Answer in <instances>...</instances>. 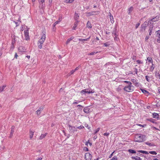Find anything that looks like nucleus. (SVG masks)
Here are the masks:
<instances>
[{
	"mask_svg": "<svg viewBox=\"0 0 160 160\" xmlns=\"http://www.w3.org/2000/svg\"><path fill=\"white\" fill-rule=\"evenodd\" d=\"M146 140V136L141 134H137L135 135L134 141L138 142H142Z\"/></svg>",
	"mask_w": 160,
	"mask_h": 160,
	"instance_id": "nucleus-1",
	"label": "nucleus"
},
{
	"mask_svg": "<svg viewBox=\"0 0 160 160\" xmlns=\"http://www.w3.org/2000/svg\"><path fill=\"white\" fill-rule=\"evenodd\" d=\"M42 33V37L39 40L38 43V47L40 49H41L42 48V44L45 41L46 38L45 32L43 31Z\"/></svg>",
	"mask_w": 160,
	"mask_h": 160,
	"instance_id": "nucleus-2",
	"label": "nucleus"
},
{
	"mask_svg": "<svg viewBox=\"0 0 160 160\" xmlns=\"http://www.w3.org/2000/svg\"><path fill=\"white\" fill-rule=\"evenodd\" d=\"M123 89L126 92H132L134 91V87L132 84H129L124 87Z\"/></svg>",
	"mask_w": 160,
	"mask_h": 160,
	"instance_id": "nucleus-3",
	"label": "nucleus"
},
{
	"mask_svg": "<svg viewBox=\"0 0 160 160\" xmlns=\"http://www.w3.org/2000/svg\"><path fill=\"white\" fill-rule=\"evenodd\" d=\"M137 152H140L142 153L145 154H148L149 153L155 155H156L157 154V152L155 151H149V152H148L146 151L140 150H138Z\"/></svg>",
	"mask_w": 160,
	"mask_h": 160,
	"instance_id": "nucleus-4",
	"label": "nucleus"
},
{
	"mask_svg": "<svg viewBox=\"0 0 160 160\" xmlns=\"http://www.w3.org/2000/svg\"><path fill=\"white\" fill-rule=\"evenodd\" d=\"M92 155L89 153H85V158L86 160H91L92 159Z\"/></svg>",
	"mask_w": 160,
	"mask_h": 160,
	"instance_id": "nucleus-5",
	"label": "nucleus"
},
{
	"mask_svg": "<svg viewBox=\"0 0 160 160\" xmlns=\"http://www.w3.org/2000/svg\"><path fill=\"white\" fill-rule=\"evenodd\" d=\"M24 33L25 40H28L29 39L28 30V29H27L24 30Z\"/></svg>",
	"mask_w": 160,
	"mask_h": 160,
	"instance_id": "nucleus-6",
	"label": "nucleus"
},
{
	"mask_svg": "<svg viewBox=\"0 0 160 160\" xmlns=\"http://www.w3.org/2000/svg\"><path fill=\"white\" fill-rule=\"evenodd\" d=\"M159 18V17L157 16L156 17L153 18L152 19L150 20L148 22V23H150V24L152 22H154L156 21H157L158 20Z\"/></svg>",
	"mask_w": 160,
	"mask_h": 160,
	"instance_id": "nucleus-7",
	"label": "nucleus"
},
{
	"mask_svg": "<svg viewBox=\"0 0 160 160\" xmlns=\"http://www.w3.org/2000/svg\"><path fill=\"white\" fill-rule=\"evenodd\" d=\"M35 131L33 130L30 129L29 130V137L30 139H32L33 137Z\"/></svg>",
	"mask_w": 160,
	"mask_h": 160,
	"instance_id": "nucleus-8",
	"label": "nucleus"
},
{
	"mask_svg": "<svg viewBox=\"0 0 160 160\" xmlns=\"http://www.w3.org/2000/svg\"><path fill=\"white\" fill-rule=\"evenodd\" d=\"M69 130L70 131L72 132H74L77 131V128H75L74 126H71L69 125Z\"/></svg>",
	"mask_w": 160,
	"mask_h": 160,
	"instance_id": "nucleus-9",
	"label": "nucleus"
},
{
	"mask_svg": "<svg viewBox=\"0 0 160 160\" xmlns=\"http://www.w3.org/2000/svg\"><path fill=\"white\" fill-rule=\"evenodd\" d=\"M79 22V21H75L74 23V26L72 28V30H75L76 29L78 25V23Z\"/></svg>",
	"mask_w": 160,
	"mask_h": 160,
	"instance_id": "nucleus-10",
	"label": "nucleus"
},
{
	"mask_svg": "<svg viewBox=\"0 0 160 160\" xmlns=\"http://www.w3.org/2000/svg\"><path fill=\"white\" fill-rule=\"evenodd\" d=\"M43 108L42 107H40L36 111V113L37 115H39L42 111L43 110Z\"/></svg>",
	"mask_w": 160,
	"mask_h": 160,
	"instance_id": "nucleus-11",
	"label": "nucleus"
},
{
	"mask_svg": "<svg viewBox=\"0 0 160 160\" xmlns=\"http://www.w3.org/2000/svg\"><path fill=\"white\" fill-rule=\"evenodd\" d=\"M157 36L158 38L157 39V42H160V30H158L157 32Z\"/></svg>",
	"mask_w": 160,
	"mask_h": 160,
	"instance_id": "nucleus-12",
	"label": "nucleus"
},
{
	"mask_svg": "<svg viewBox=\"0 0 160 160\" xmlns=\"http://www.w3.org/2000/svg\"><path fill=\"white\" fill-rule=\"evenodd\" d=\"M108 16H109L111 22L112 24L114 22V21L113 16L111 15V13L110 12L109 13Z\"/></svg>",
	"mask_w": 160,
	"mask_h": 160,
	"instance_id": "nucleus-13",
	"label": "nucleus"
},
{
	"mask_svg": "<svg viewBox=\"0 0 160 160\" xmlns=\"http://www.w3.org/2000/svg\"><path fill=\"white\" fill-rule=\"evenodd\" d=\"M89 89H85L81 91L80 93L82 94H85L86 93H88Z\"/></svg>",
	"mask_w": 160,
	"mask_h": 160,
	"instance_id": "nucleus-14",
	"label": "nucleus"
},
{
	"mask_svg": "<svg viewBox=\"0 0 160 160\" xmlns=\"http://www.w3.org/2000/svg\"><path fill=\"white\" fill-rule=\"evenodd\" d=\"M147 61H148V64L150 65V63L152 64L153 63V60L151 57H148L147 58V59L146 60Z\"/></svg>",
	"mask_w": 160,
	"mask_h": 160,
	"instance_id": "nucleus-15",
	"label": "nucleus"
},
{
	"mask_svg": "<svg viewBox=\"0 0 160 160\" xmlns=\"http://www.w3.org/2000/svg\"><path fill=\"white\" fill-rule=\"evenodd\" d=\"M140 89L141 90V91H142V92L144 94H145L147 96H148V94H149V92H148L147 91V90H145L143 89Z\"/></svg>",
	"mask_w": 160,
	"mask_h": 160,
	"instance_id": "nucleus-16",
	"label": "nucleus"
},
{
	"mask_svg": "<svg viewBox=\"0 0 160 160\" xmlns=\"http://www.w3.org/2000/svg\"><path fill=\"white\" fill-rule=\"evenodd\" d=\"M132 82L135 84L136 86H138L139 83L138 82H137V80L136 79H131Z\"/></svg>",
	"mask_w": 160,
	"mask_h": 160,
	"instance_id": "nucleus-17",
	"label": "nucleus"
},
{
	"mask_svg": "<svg viewBox=\"0 0 160 160\" xmlns=\"http://www.w3.org/2000/svg\"><path fill=\"white\" fill-rule=\"evenodd\" d=\"M153 115V118H155L157 119H158L159 118V115L158 114L155 112L153 113H152Z\"/></svg>",
	"mask_w": 160,
	"mask_h": 160,
	"instance_id": "nucleus-18",
	"label": "nucleus"
},
{
	"mask_svg": "<svg viewBox=\"0 0 160 160\" xmlns=\"http://www.w3.org/2000/svg\"><path fill=\"white\" fill-rule=\"evenodd\" d=\"M152 65L150 66L149 70L150 71L152 72L155 68L154 65L153 64V63L151 64Z\"/></svg>",
	"mask_w": 160,
	"mask_h": 160,
	"instance_id": "nucleus-19",
	"label": "nucleus"
},
{
	"mask_svg": "<svg viewBox=\"0 0 160 160\" xmlns=\"http://www.w3.org/2000/svg\"><path fill=\"white\" fill-rule=\"evenodd\" d=\"M79 17V15L78 13L75 12L74 14V19L76 21H78V19Z\"/></svg>",
	"mask_w": 160,
	"mask_h": 160,
	"instance_id": "nucleus-20",
	"label": "nucleus"
},
{
	"mask_svg": "<svg viewBox=\"0 0 160 160\" xmlns=\"http://www.w3.org/2000/svg\"><path fill=\"white\" fill-rule=\"evenodd\" d=\"M112 35L113 36H115V39L116 38H117V37H118V35H117L116 33V29H115L113 30L112 32Z\"/></svg>",
	"mask_w": 160,
	"mask_h": 160,
	"instance_id": "nucleus-21",
	"label": "nucleus"
},
{
	"mask_svg": "<svg viewBox=\"0 0 160 160\" xmlns=\"http://www.w3.org/2000/svg\"><path fill=\"white\" fill-rule=\"evenodd\" d=\"M86 27L89 29L91 28H92L91 24L89 21H88L87 22Z\"/></svg>",
	"mask_w": 160,
	"mask_h": 160,
	"instance_id": "nucleus-22",
	"label": "nucleus"
},
{
	"mask_svg": "<svg viewBox=\"0 0 160 160\" xmlns=\"http://www.w3.org/2000/svg\"><path fill=\"white\" fill-rule=\"evenodd\" d=\"M47 135V133H46L44 134H42L39 137L40 140H42Z\"/></svg>",
	"mask_w": 160,
	"mask_h": 160,
	"instance_id": "nucleus-23",
	"label": "nucleus"
},
{
	"mask_svg": "<svg viewBox=\"0 0 160 160\" xmlns=\"http://www.w3.org/2000/svg\"><path fill=\"white\" fill-rule=\"evenodd\" d=\"M134 71L133 72H130V74H132L134 75L135 74H137L138 73V69L137 68H135L134 69Z\"/></svg>",
	"mask_w": 160,
	"mask_h": 160,
	"instance_id": "nucleus-24",
	"label": "nucleus"
},
{
	"mask_svg": "<svg viewBox=\"0 0 160 160\" xmlns=\"http://www.w3.org/2000/svg\"><path fill=\"white\" fill-rule=\"evenodd\" d=\"M83 111L85 113H88L89 112V109L87 107H86L84 108Z\"/></svg>",
	"mask_w": 160,
	"mask_h": 160,
	"instance_id": "nucleus-25",
	"label": "nucleus"
},
{
	"mask_svg": "<svg viewBox=\"0 0 160 160\" xmlns=\"http://www.w3.org/2000/svg\"><path fill=\"white\" fill-rule=\"evenodd\" d=\"M133 159L135 160H142V158L140 157L136 156V157H131Z\"/></svg>",
	"mask_w": 160,
	"mask_h": 160,
	"instance_id": "nucleus-26",
	"label": "nucleus"
},
{
	"mask_svg": "<svg viewBox=\"0 0 160 160\" xmlns=\"http://www.w3.org/2000/svg\"><path fill=\"white\" fill-rule=\"evenodd\" d=\"M62 18V14H60L59 15L58 19L56 22H58V23H59L61 21Z\"/></svg>",
	"mask_w": 160,
	"mask_h": 160,
	"instance_id": "nucleus-27",
	"label": "nucleus"
},
{
	"mask_svg": "<svg viewBox=\"0 0 160 160\" xmlns=\"http://www.w3.org/2000/svg\"><path fill=\"white\" fill-rule=\"evenodd\" d=\"M74 38V37L72 36V37H71L70 38L68 39L66 41V44H68L69 43V42H70V41L71 40L73 39Z\"/></svg>",
	"mask_w": 160,
	"mask_h": 160,
	"instance_id": "nucleus-28",
	"label": "nucleus"
},
{
	"mask_svg": "<svg viewBox=\"0 0 160 160\" xmlns=\"http://www.w3.org/2000/svg\"><path fill=\"white\" fill-rule=\"evenodd\" d=\"M90 38V37L89 38L86 39L79 38V40L82 42L87 41Z\"/></svg>",
	"mask_w": 160,
	"mask_h": 160,
	"instance_id": "nucleus-29",
	"label": "nucleus"
},
{
	"mask_svg": "<svg viewBox=\"0 0 160 160\" xmlns=\"http://www.w3.org/2000/svg\"><path fill=\"white\" fill-rule=\"evenodd\" d=\"M128 152L132 153H135L136 152V151L132 149H128Z\"/></svg>",
	"mask_w": 160,
	"mask_h": 160,
	"instance_id": "nucleus-30",
	"label": "nucleus"
},
{
	"mask_svg": "<svg viewBox=\"0 0 160 160\" xmlns=\"http://www.w3.org/2000/svg\"><path fill=\"white\" fill-rule=\"evenodd\" d=\"M147 120L152 122L153 123H155V120L152 118L147 119Z\"/></svg>",
	"mask_w": 160,
	"mask_h": 160,
	"instance_id": "nucleus-31",
	"label": "nucleus"
},
{
	"mask_svg": "<svg viewBox=\"0 0 160 160\" xmlns=\"http://www.w3.org/2000/svg\"><path fill=\"white\" fill-rule=\"evenodd\" d=\"M22 49H23V47L22 46H20L19 47L18 50L20 52H25V51L24 50H22Z\"/></svg>",
	"mask_w": 160,
	"mask_h": 160,
	"instance_id": "nucleus-32",
	"label": "nucleus"
},
{
	"mask_svg": "<svg viewBox=\"0 0 160 160\" xmlns=\"http://www.w3.org/2000/svg\"><path fill=\"white\" fill-rule=\"evenodd\" d=\"M75 0H65V2L66 3H71L72 2Z\"/></svg>",
	"mask_w": 160,
	"mask_h": 160,
	"instance_id": "nucleus-33",
	"label": "nucleus"
},
{
	"mask_svg": "<svg viewBox=\"0 0 160 160\" xmlns=\"http://www.w3.org/2000/svg\"><path fill=\"white\" fill-rule=\"evenodd\" d=\"M155 76L157 78L160 79V74L158 72H157L155 73Z\"/></svg>",
	"mask_w": 160,
	"mask_h": 160,
	"instance_id": "nucleus-34",
	"label": "nucleus"
},
{
	"mask_svg": "<svg viewBox=\"0 0 160 160\" xmlns=\"http://www.w3.org/2000/svg\"><path fill=\"white\" fill-rule=\"evenodd\" d=\"M133 9V7H130L128 9V13L129 14H130L131 12L132 11Z\"/></svg>",
	"mask_w": 160,
	"mask_h": 160,
	"instance_id": "nucleus-35",
	"label": "nucleus"
},
{
	"mask_svg": "<svg viewBox=\"0 0 160 160\" xmlns=\"http://www.w3.org/2000/svg\"><path fill=\"white\" fill-rule=\"evenodd\" d=\"M20 20H21V19L20 18H19L18 21L20 22L19 24H18V22H16V21H13V22L16 24V27H17L19 25V24H20V23L21 22V21Z\"/></svg>",
	"mask_w": 160,
	"mask_h": 160,
	"instance_id": "nucleus-36",
	"label": "nucleus"
},
{
	"mask_svg": "<svg viewBox=\"0 0 160 160\" xmlns=\"http://www.w3.org/2000/svg\"><path fill=\"white\" fill-rule=\"evenodd\" d=\"M100 128H97L96 130H94V134H96L97 133H98L99 132V131L100 130Z\"/></svg>",
	"mask_w": 160,
	"mask_h": 160,
	"instance_id": "nucleus-37",
	"label": "nucleus"
},
{
	"mask_svg": "<svg viewBox=\"0 0 160 160\" xmlns=\"http://www.w3.org/2000/svg\"><path fill=\"white\" fill-rule=\"evenodd\" d=\"M6 85H3L2 86L0 87V92H2L6 87Z\"/></svg>",
	"mask_w": 160,
	"mask_h": 160,
	"instance_id": "nucleus-38",
	"label": "nucleus"
},
{
	"mask_svg": "<svg viewBox=\"0 0 160 160\" xmlns=\"http://www.w3.org/2000/svg\"><path fill=\"white\" fill-rule=\"evenodd\" d=\"M75 71L74 70H71L69 73L68 74V75L70 76L71 75L73 74L75 72Z\"/></svg>",
	"mask_w": 160,
	"mask_h": 160,
	"instance_id": "nucleus-39",
	"label": "nucleus"
},
{
	"mask_svg": "<svg viewBox=\"0 0 160 160\" xmlns=\"http://www.w3.org/2000/svg\"><path fill=\"white\" fill-rule=\"evenodd\" d=\"M145 143L146 144L148 145L149 146H154V145L151 143H149L148 142H145Z\"/></svg>",
	"mask_w": 160,
	"mask_h": 160,
	"instance_id": "nucleus-40",
	"label": "nucleus"
},
{
	"mask_svg": "<svg viewBox=\"0 0 160 160\" xmlns=\"http://www.w3.org/2000/svg\"><path fill=\"white\" fill-rule=\"evenodd\" d=\"M145 78L147 81H148V82H150V78L149 76H146L145 77Z\"/></svg>",
	"mask_w": 160,
	"mask_h": 160,
	"instance_id": "nucleus-41",
	"label": "nucleus"
},
{
	"mask_svg": "<svg viewBox=\"0 0 160 160\" xmlns=\"http://www.w3.org/2000/svg\"><path fill=\"white\" fill-rule=\"evenodd\" d=\"M14 132V131H13L12 130H11V132L9 136V138H11L13 136V133Z\"/></svg>",
	"mask_w": 160,
	"mask_h": 160,
	"instance_id": "nucleus-42",
	"label": "nucleus"
},
{
	"mask_svg": "<svg viewBox=\"0 0 160 160\" xmlns=\"http://www.w3.org/2000/svg\"><path fill=\"white\" fill-rule=\"evenodd\" d=\"M98 52H92L90 53H89V54H88V55H94L95 54H96V53H97Z\"/></svg>",
	"mask_w": 160,
	"mask_h": 160,
	"instance_id": "nucleus-43",
	"label": "nucleus"
},
{
	"mask_svg": "<svg viewBox=\"0 0 160 160\" xmlns=\"http://www.w3.org/2000/svg\"><path fill=\"white\" fill-rule=\"evenodd\" d=\"M96 12H89L88 13V14L89 15H95V14Z\"/></svg>",
	"mask_w": 160,
	"mask_h": 160,
	"instance_id": "nucleus-44",
	"label": "nucleus"
},
{
	"mask_svg": "<svg viewBox=\"0 0 160 160\" xmlns=\"http://www.w3.org/2000/svg\"><path fill=\"white\" fill-rule=\"evenodd\" d=\"M121 86H119L118 88H117V91L118 92H120L121 91Z\"/></svg>",
	"mask_w": 160,
	"mask_h": 160,
	"instance_id": "nucleus-45",
	"label": "nucleus"
},
{
	"mask_svg": "<svg viewBox=\"0 0 160 160\" xmlns=\"http://www.w3.org/2000/svg\"><path fill=\"white\" fill-rule=\"evenodd\" d=\"M94 92H95L91 89H89V90H88V93H94Z\"/></svg>",
	"mask_w": 160,
	"mask_h": 160,
	"instance_id": "nucleus-46",
	"label": "nucleus"
},
{
	"mask_svg": "<svg viewBox=\"0 0 160 160\" xmlns=\"http://www.w3.org/2000/svg\"><path fill=\"white\" fill-rule=\"evenodd\" d=\"M104 45L105 47H107L109 46L110 44L108 42H107L104 43Z\"/></svg>",
	"mask_w": 160,
	"mask_h": 160,
	"instance_id": "nucleus-47",
	"label": "nucleus"
},
{
	"mask_svg": "<svg viewBox=\"0 0 160 160\" xmlns=\"http://www.w3.org/2000/svg\"><path fill=\"white\" fill-rule=\"evenodd\" d=\"M123 82H125V83H128V85H129V84H132V83L130 82H129V81H123Z\"/></svg>",
	"mask_w": 160,
	"mask_h": 160,
	"instance_id": "nucleus-48",
	"label": "nucleus"
},
{
	"mask_svg": "<svg viewBox=\"0 0 160 160\" xmlns=\"http://www.w3.org/2000/svg\"><path fill=\"white\" fill-rule=\"evenodd\" d=\"M153 27V23H151V25H150V26L149 27V29L152 30Z\"/></svg>",
	"mask_w": 160,
	"mask_h": 160,
	"instance_id": "nucleus-49",
	"label": "nucleus"
},
{
	"mask_svg": "<svg viewBox=\"0 0 160 160\" xmlns=\"http://www.w3.org/2000/svg\"><path fill=\"white\" fill-rule=\"evenodd\" d=\"M84 128V127L82 125H81L79 126H78L77 128L79 129H81Z\"/></svg>",
	"mask_w": 160,
	"mask_h": 160,
	"instance_id": "nucleus-50",
	"label": "nucleus"
},
{
	"mask_svg": "<svg viewBox=\"0 0 160 160\" xmlns=\"http://www.w3.org/2000/svg\"><path fill=\"white\" fill-rule=\"evenodd\" d=\"M137 62L138 64H142L143 63V62L140 60H137L136 61Z\"/></svg>",
	"mask_w": 160,
	"mask_h": 160,
	"instance_id": "nucleus-51",
	"label": "nucleus"
},
{
	"mask_svg": "<svg viewBox=\"0 0 160 160\" xmlns=\"http://www.w3.org/2000/svg\"><path fill=\"white\" fill-rule=\"evenodd\" d=\"M109 134L110 133L109 132H105L103 134V135L105 136H108Z\"/></svg>",
	"mask_w": 160,
	"mask_h": 160,
	"instance_id": "nucleus-52",
	"label": "nucleus"
},
{
	"mask_svg": "<svg viewBox=\"0 0 160 160\" xmlns=\"http://www.w3.org/2000/svg\"><path fill=\"white\" fill-rule=\"evenodd\" d=\"M80 102V101H77L76 100L73 103V104H77L79 102Z\"/></svg>",
	"mask_w": 160,
	"mask_h": 160,
	"instance_id": "nucleus-53",
	"label": "nucleus"
},
{
	"mask_svg": "<svg viewBox=\"0 0 160 160\" xmlns=\"http://www.w3.org/2000/svg\"><path fill=\"white\" fill-rule=\"evenodd\" d=\"M111 160H118L116 156H114L113 157Z\"/></svg>",
	"mask_w": 160,
	"mask_h": 160,
	"instance_id": "nucleus-54",
	"label": "nucleus"
},
{
	"mask_svg": "<svg viewBox=\"0 0 160 160\" xmlns=\"http://www.w3.org/2000/svg\"><path fill=\"white\" fill-rule=\"evenodd\" d=\"M152 30L149 29V36H150V35H151V34L152 33Z\"/></svg>",
	"mask_w": 160,
	"mask_h": 160,
	"instance_id": "nucleus-55",
	"label": "nucleus"
},
{
	"mask_svg": "<svg viewBox=\"0 0 160 160\" xmlns=\"http://www.w3.org/2000/svg\"><path fill=\"white\" fill-rule=\"evenodd\" d=\"M83 149H84V151H88V148L87 147H84V148Z\"/></svg>",
	"mask_w": 160,
	"mask_h": 160,
	"instance_id": "nucleus-56",
	"label": "nucleus"
},
{
	"mask_svg": "<svg viewBox=\"0 0 160 160\" xmlns=\"http://www.w3.org/2000/svg\"><path fill=\"white\" fill-rule=\"evenodd\" d=\"M139 25H140L139 23H137L136 25V26H135L136 28H138V27H139Z\"/></svg>",
	"mask_w": 160,
	"mask_h": 160,
	"instance_id": "nucleus-57",
	"label": "nucleus"
},
{
	"mask_svg": "<svg viewBox=\"0 0 160 160\" xmlns=\"http://www.w3.org/2000/svg\"><path fill=\"white\" fill-rule=\"evenodd\" d=\"M149 36H147L145 38V41H147L149 38Z\"/></svg>",
	"mask_w": 160,
	"mask_h": 160,
	"instance_id": "nucleus-58",
	"label": "nucleus"
},
{
	"mask_svg": "<svg viewBox=\"0 0 160 160\" xmlns=\"http://www.w3.org/2000/svg\"><path fill=\"white\" fill-rule=\"evenodd\" d=\"M14 128H15V126H13L11 127V130H12L13 131H14Z\"/></svg>",
	"mask_w": 160,
	"mask_h": 160,
	"instance_id": "nucleus-59",
	"label": "nucleus"
},
{
	"mask_svg": "<svg viewBox=\"0 0 160 160\" xmlns=\"http://www.w3.org/2000/svg\"><path fill=\"white\" fill-rule=\"evenodd\" d=\"M18 57V55L17 54V53H15V55L14 58H17V57Z\"/></svg>",
	"mask_w": 160,
	"mask_h": 160,
	"instance_id": "nucleus-60",
	"label": "nucleus"
},
{
	"mask_svg": "<svg viewBox=\"0 0 160 160\" xmlns=\"http://www.w3.org/2000/svg\"><path fill=\"white\" fill-rule=\"evenodd\" d=\"M58 24V22H56V21L55 23H54V26H55V25H56L57 24Z\"/></svg>",
	"mask_w": 160,
	"mask_h": 160,
	"instance_id": "nucleus-61",
	"label": "nucleus"
},
{
	"mask_svg": "<svg viewBox=\"0 0 160 160\" xmlns=\"http://www.w3.org/2000/svg\"><path fill=\"white\" fill-rule=\"evenodd\" d=\"M89 141L88 140L87 142H88V143L89 144V145H90V146H91L92 145V143L91 142H89Z\"/></svg>",
	"mask_w": 160,
	"mask_h": 160,
	"instance_id": "nucleus-62",
	"label": "nucleus"
},
{
	"mask_svg": "<svg viewBox=\"0 0 160 160\" xmlns=\"http://www.w3.org/2000/svg\"><path fill=\"white\" fill-rule=\"evenodd\" d=\"M113 153H114V152H112V154H111L110 155V156H109V158H111V157H112V155H113Z\"/></svg>",
	"mask_w": 160,
	"mask_h": 160,
	"instance_id": "nucleus-63",
	"label": "nucleus"
},
{
	"mask_svg": "<svg viewBox=\"0 0 160 160\" xmlns=\"http://www.w3.org/2000/svg\"><path fill=\"white\" fill-rule=\"evenodd\" d=\"M42 158H40L37 159V160H42Z\"/></svg>",
	"mask_w": 160,
	"mask_h": 160,
	"instance_id": "nucleus-64",
	"label": "nucleus"
}]
</instances>
